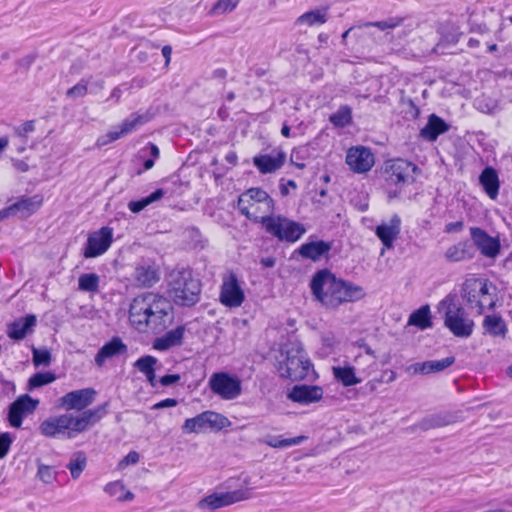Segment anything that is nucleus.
Returning <instances> with one entry per match:
<instances>
[{"label": "nucleus", "mask_w": 512, "mask_h": 512, "mask_svg": "<svg viewBox=\"0 0 512 512\" xmlns=\"http://www.w3.org/2000/svg\"><path fill=\"white\" fill-rule=\"evenodd\" d=\"M309 287L314 299L325 308L332 310L345 303L357 302L366 295L362 286L338 278L328 268L315 272Z\"/></svg>", "instance_id": "nucleus-1"}, {"label": "nucleus", "mask_w": 512, "mask_h": 512, "mask_svg": "<svg viewBox=\"0 0 512 512\" xmlns=\"http://www.w3.org/2000/svg\"><path fill=\"white\" fill-rule=\"evenodd\" d=\"M202 283L189 267H176L167 277V295L178 307H193L201 299Z\"/></svg>", "instance_id": "nucleus-2"}, {"label": "nucleus", "mask_w": 512, "mask_h": 512, "mask_svg": "<svg viewBox=\"0 0 512 512\" xmlns=\"http://www.w3.org/2000/svg\"><path fill=\"white\" fill-rule=\"evenodd\" d=\"M282 360L278 361L277 370L282 378L301 381L308 377L313 367L299 340H289L281 348Z\"/></svg>", "instance_id": "nucleus-3"}, {"label": "nucleus", "mask_w": 512, "mask_h": 512, "mask_svg": "<svg viewBox=\"0 0 512 512\" xmlns=\"http://www.w3.org/2000/svg\"><path fill=\"white\" fill-rule=\"evenodd\" d=\"M260 224L265 232L280 242L295 243L306 233L304 224L283 215H264Z\"/></svg>", "instance_id": "nucleus-4"}, {"label": "nucleus", "mask_w": 512, "mask_h": 512, "mask_svg": "<svg viewBox=\"0 0 512 512\" xmlns=\"http://www.w3.org/2000/svg\"><path fill=\"white\" fill-rule=\"evenodd\" d=\"M438 308L445 309L444 325L454 336L468 338L472 335L474 321L468 319L465 309L455 303V296L447 295L439 302Z\"/></svg>", "instance_id": "nucleus-5"}, {"label": "nucleus", "mask_w": 512, "mask_h": 512, "mask_svg": "<svg viewBox=\"0 0 512 512\" xmlns=\"http://www.w3.org/2000/svg\"><path fill=\"white\" fill-rule=\"evenodd\" d=\"M76 421L77 417L72 414L49 417L40 424L39 431L49 438L73 439L82 433Z\"/></svg>", "instance_id": "nucleus-6"}, {"label": "nucleus", "mask_w": 512, "mask_h": 512, "mask_svg": "<svg viewBox=\"0 0 512 512\" xmlns=\"http://www.w3.org/2000/svg\"><path fill=\"white\" fill-rule=\"evenodd\" d=\"M420 168L413 162L402 158L387 160L384 164L386 182L395 186L413 184Z\"/></svg>", "instance_id": "nucleus-7"}, {"label": "nucleus", "mask_w": 512, "mask_h": 512, "mask_svg": "<svg viewBox=\"0 0 512 512\" xmlns=\"http://www.w3.org/2000/svg\"><path fill=\"white\" fill-rule=\"evenodd\" d=\"M208 387L221 399L234 400L242 393V380L229 372H215L209 378Z\"/></svg>", "instance_id": "nucleus-8"}, {"label": "nucleus", "mask_w": 512, "mask_h": 512, "mask_svg": "<svg viewBox=\"0 0 512 512\" xmlns=\"http://www.w3.org/2000/svg\"><path fill=\"white\" fill-rule=\"evenodd\" d=\"M231 425V421L223 414L207 410L193 418H188L182 425V431L186 434L200 433L209 427L212 430L220 431Z\"/></svg>", "instance_id": "nucleus-9"}, {"label": "nucleus", "mask_w": 512, "mask_h": 512, "mask_svg": "<svg viewBox=\"0 0 512 512\" xmlns=\"http://www.w3.org/2000/svg\"><path fill=\"white\" fill-rule=\"evenodd\" d=\"M151 312L149 318H145L144 330L149 328L157 332L163 331L173 319V307L171 302L159 294L157 295L153 305V311Z\"/></svg>", "instance_id": "nucleus-10"}, {"label": "nucleus", "mask_w": 512, "mask_h": 512, "mask_svg": "<svg viewBox=\"0 0 512 512\" xmlns=\"http://www.w3.org/2000/svg\"><path fill=\"white\" fill-rule=\"evenodd\" d=\"M158 294L147 292L136 296L129 307V320L138 330L144 331L145 318H149Z\"/></svg>", "instance_id": "nucleus-11"}, {"label": "nucleus", "mask_w": 512, "mask_h": 512, "mask_svg": "<svg viewBox=\"0 0 512 512\" xmlns=\"http://www.w3.org/2000/svg\"><path fill=\"white\" fill-rule=\"evenodd\" d=\"M251 489L245 487L234 491L210 494L199 501L200 509L215 510L224 506H228L243 500L249 499Z\"/></svg>", "instance_id": "nucleus-12"}, {"label": "nucleus", "mask_w": 512, "mask_h": 512, "mask_svg": "<svg viewBox=\"0 0 512 512\" xmlns=\"http://www.w3.org/2000/svg\"><path fill=\"white\" fill-rule=\"evenodd\" d=\"M113 242V229L109 226L101 227L88 235L83 256L86 259L103 255Z\"/></svg>", "instance_id": "nucleus-13"}, {"label": "nucleus", "mask_w": 512, "mask_h": 512, "mask_svg": "<svg viewBox=\"0 0 512 512\" xmlns=\"http://www.w3.org/2000/svg\"><path fill=\"white\" fill-rule=\"evenodd\" d=\"M219 299L224 306L229 308L240 307L244 302L245 294L236 273L231 271L223 277Z\"/></svg>", "instance_id": "nucleus-14"}, {"label": "nucleus", "mask_w": 512, "mask_h": 512, "mask_svg": "<svg viewBox=\"0 0 512 512\" xmlns=\"http://www.w3.org/2000/svg\"><path fill=\"white\" fill-rule=\"evenodd\" d=\"M152 118V114L148 111L145 113H132L130 114L119 126V130H113L109 131L106 135L100 137L97 141L99 146L107 145L111 142H114L121 138L122 136H125L136 129H138L140 126L148 123Z\"/></svg>", "instance_id": "nucleus-15"}, {"label": "nucleus", "mask_w": 512, "mask_h": 512, "mask_svg": "<svg viewBox=\"0 0 512 512\" xmlns=\"http://www.w3.org/2000/svg\"><path fill=\"white\" fill-rule=\"evenodd\" d=\"M38 404L39 401L33 399L28 394L20 395L8 407L7 420L10 426L20 428L23 423V418L27 414L34 412Z\"/></svg>", "instance_id": "nucleus-16"}, {"label": "nucleus", "mask_w": 512, "mask_h": 512, "mask_svg": "<svg viewBox=\"0 0 512 512\" xmlns=\"http://www.w3.org/2000/svg\"><path fill=\"white\" fill-rule=\"evenodd\" d=\"M324 390L318 385L296 384L287 392V399L300 405H310L323 398Z\"/></svg>", "instance_id": "nucleus-17"}, {"label": "nucleus", "mask_w": 512, "mask_h": 512, "mask_svg": "<svg viewBox=\"0 0 512 512\" xmlns=\"http://www.w3.org/2000/svg\"><path fill=\"white\" fill-rule=\"evenodd\" d=\"M346 164L355 173H366L374 165V155L367 147H352L347 152Z\"/></svg>", "instance_id": "nucleus-18"}, {"label": "nucleus", "mask_w": 512, "mask_h": 512, "mask_svg": "<svg viewBox=\"0 0 512 512\" xmlns=\"http://www.w3.org/2000/svg\"><path fill=\"white\" fill-rule=\"evenodd\" d=\"M470 234L474 245L484 256L495 258L500 253L501 245L498 238L490 236L485 230L479 227H472Z\"/></svg>", "instance_id": "nucleus-19"}, {"label": "nucleus", "mask_w": 512, "mask_h": 512, "mask_svg": "<svg viewBox=\"0 0 512 512\" xmlns=\"http://www.w3.org/2000/svg\"><path fill=\"white\" fill-rule=\"evenodd\" d=\"M95 395L93 388L74 390L60 398V405L66 410H83L94 401Z\"/></svg>", "instance_id": "nucleus-20"}, {"label": "nucleus", "mask_w": 512, "mask_h": 512, "mask_svg": "<svg viewBox=\"0 0 512 512\" xmlns=\"http://www.w3.org/2000/svg\"><path fill=\"white\" fill-rule=\"evenodd\" d=\"M401 218L398 214H394L389 222H382L375 228V235L381 241L383 246L391 249L401 232Z\"/></svg>", "instance_id": "nucleus-21"}, {"label": "nucleus", "mask_w": 512, "mask_h": 512, "mask_svg": "<svg viewBox=\"0 0 512 512\" xmlns=\"http://www.w3.org/2000/svg\"><path fill=\"white\" fill-rule=\"evenodd\" d=\"M331 249V242L324 240L308 241L296 249L293 254H299L303 259L318 262L322 258H327Z\"/></svg>", "instance_id": "nucleus-22"}, {"label": "nucleus", "mask_w": 512, "mask_h": 512, "mask_svg": "<svg viewBox=\"0 0 512 512\" xmlns=\"http://www.w3.org/2000/svg\"><path fill=\"white\" fill-rule=\"evenodd\" d=\"M133 276L139 286L150 288L159 282L160 269L154 262H143L135 267Z\"/></svg>", "instance_id": "nucleus-23"}, {"label": "nucleus", "mask_w": 512, "mask_h": 512, "mask_svg": "<svg viewBox=\"0 0 512 512\" xmlns=\"http://www.w3.org/2000/svg\"><path fill=\"white\" fill-rule=\"evenodd\" d=\"M43 204V196L35 194L31 197H21L18 201L8 206L11 208L12 216L27 219L36 213Z\"/></svg>", "instance_id": "nucleus-24"}, {"label": "nucleus", "mask_w": 512, "mask_h": 512, "mask_svg": "<svg viewBox=\"0 0 512 512\" xmlns=\"http://www.w3.org/2000/svg\"><path fill=\"white\" fill-rule=\"evenodd\" d=\"M455 363V357L449 356L441 360H428L409 365L406 371L410 374L428 375L441 372Z\"/></svg>", "instance_id": "nucleus-25"}, {"label": "nucleus", "mask_w": 512, "mask_h": 512, "mask_svg": "<svg viewBox=\"0 0 512 512\" xmlns=\"http://www.w3.org/2000/svg\"><path fill=\"white\" fill-rule=\"evenodd\" d=\"M128 351L127 345L118 336H114L106 342L95 355V363L101 367L107 359L126 354Z\"/></svg>", "instance_id": "nucleus-26"}, {"label": "nucleus", "mask_w": 512, "mask_h": 512, "mask_svg": "<svg viewBox=\"0 0 512 512\" xmlns=\"http://www.w3.org/2000/svg\"><path fill=\"white\" fill-rule=\"evenodd\" d=\"M457 420V413L441 411L425 416L417 423V427L423 431H427L454 424Z\"/></svg>", "instance_id": "nucleus-27"}, {"label": "nucleus", "mask_w": 512, "mask_h": 512, "mask_svg": "<svg viewBox=\"0 0 512 512\" xmlns=\"http://www.w3.org/2000/svg\"><path fill=\"white\" fill-rule=\"evenodd\" d=\"M286 161V154L283 151L271 154H258L253 157V165L261 174H269L280 169Z\"/></svg>", "instance_id": "nucleus-28"}, {"label": "nucleus", "mask_w": 512, "mask_h": 512, "mask_svg": "<svg viewBox=\"0 0 512 512\" xmlns=\"http://www.w3.org/2000/svg\"><path fill=\"white\" fill-rule=\"evenodd\" d=\"M37 318L34 314H27L8 325L7 334L13 340H22L34 331Z\"/></svg>", "instance_id": "nucleus-29"}, {"label": "nucleus", "mask_w": 512, "mask_h": 512, "mask_svg": "<svg viewBox=\"0 0 512 512\" xmlns=\"http://www.w3.org/2000/svg\"><path fill=\"white\" fill-rule=\"evenodd\" d=\"M185 334V326L179 325L167 331L161 337L154 339L152 347L158 351H167L170 348L181 346Z\"/></svg>", "instance_id": "nucleus-30"}, {"label": "nucleus", "mask_w": 512, "mask_h": 512, "mask_svg": "<svg viewBox=\"0 0 512 512\" xmlns=\"http://www.w3.org/2000/svg\"><path fill=\"white\" fill-rule=\"evenodd\" d=\"M450 129V125L441 117L436 114H431L428 117L426 125L420 130V137L424 140L433 142L437 138L446 133Z\"/></svg>", "instance_id": "nucleus-31"}, {"label": "nucleus", "mask_w": 512, "mask_h": 512, "mask_svg": "<svg viewBox=\"0 0 512 512\" xmlns=\"http://www.w3.org/2000/svg\"><path fill=\"white\" fill-rule=\"evenodd\" d=\"M479 183L490 199L495 200L498 197L500 181L495 168L492 166L485 167L479 175Z\"/></svg>", "instance_id": "nucleus-32"}, {"label": "nucleus", "mask_w": 512, "mask_h": 512, "mask_svg": "<svg viewBox=\"0 0 512 512\" xmlns=\"http://www.w3.org/2000/svg\"><path fill=\"white\" fill-rule=\"evenodd\" d=\"M474 253L473 244L469 240H466L450 246L445 252V258L449 262H460L472 259Z\"/></svg>", "instance_id": "nucleus-33"}, {"label": "nucleus", "mask_w": 512, "mask_h": 512, "mask_svg": "<svg viewBox=\"0 0 512 512\" xmlns=\"http://www.w3.org/2000/svg\"><path fill=\"white\" fill-rule=\"evenodd\" d=\"M481 284L480 278H471L467 279L461 287V295L467 301L468 304L474 305L478 308V313L482 314L484 311V305L481 300H479L478 288Z\"/></svg>", "instance_id": "nucleus-34"}, {"label": "nucleus", "mask_w": 512, "mask_h": 512, "mask_svg": "<svg viewBox=\"0 0 512 512\" xmlns=\"http://www.w3.org/2000/svg\"><path fill=\"white\" fill-rule=\"evenodd\" d=\"M250 200L263 205V213L271 215L275 213L276 203L274 199L262 188L252 187L244 192Z\"/></svg>", "instance_id": "nucleus-35"}, {"label": "nucleus", "mask_w": 512, "mask_h": 512, "mask_svg": "<svg viewBox=\"0 0 512 512\" xmlns=\"http://www.w3.org/2000/svg\"><path fill=\"white\" fill-rule=\"evenodd\" d=\"M328 11V7L307 11L296 19L295 25L320 26L328 21Z\"/></svg>", "instance_id": "nucleus-36"}, {"label": "nucleus", "mask_w": 512, "mask_h": 512, "mask_svg": "<svg viewBox=\"0 0 512 512\" xmlns=\"http://www.w3.org/2000/svg\"><path fill=\"white\" fill-rule=\"evenodd\" d=\"M158 359L151 355H145L137 359L134 363V367L143 373L152 387H156L157 381L155 374V365Z\"/></svg>", "instance_id": "nucleus-37"}, {"label": "nucleus", "mask_w": 512, "mask_h": 512, "mask_svg": "<svg viewBox=\"0 0 512 512\" xmlns=\"http://www.w3.org/2000/svg\"><path fill=\"white\" fill-rule=\"evenodd\" d=\"M108 403L99 405L94 409H88L83 411L80 416L77 417V425L80 426L82 432L86 431L89 425L96 423L107 414Z\"/></svg>", "instance_id": "nucleus-38"}, {"label": "nucleus", "mask_w": 512, "mask_h": 512, "mask_svg": "<svg viewBox=\"0 0 512 512\" xmlns=\"http://www.w3.org/2000/svg\"><path fill=\"white\" fill-rule=\"evenodd\" d=\"M307 439V436L301 435L292 438H282V436L266 435L259 441L269 447L283 449L301 444Z\"/></svg>", "instance_id": "nucleus-39"}, {"label": "nucleus", "mask_w": 512, "mask_h": 512, "mask_svg": "<svg viewBox=\"0 0 512 512\" xmlns=\"http://www.w3.org/2000/svg\"><path fill=\"white\" fill-rule=\"evenodd\" d=\"M333 375L344 387L354 386L362 381L356 376L355 368L349 364L333 367Z\"/></svg>", "instance_id": "nucleus-40"}, {"label": "nucleus", "mask_w": 512, "mask_h": 512, "mask_svg": "<svg viewBox=\"0 0 512 512\" xmlns=\"http://www.w3.org/2000/svg\"><path fill=\"white\" fill-rule=\"evenodd\" d=\"M483 328L491 336L505 337L507 325L500 315H487L483 320Z\"/></svg>", "instance_id": "nucleus-41"}, {"label": "nucleus", "mask_w": 512, "mask_h": 512, "mask_svg": "<svg viewBox=\"0 0 512 512\" xmlns=\"http://www.w3.org/2000/svg\"><path fill=\"white\" fill-rule=\"evenodd\" d=\"M403 22V19L402 18H397V17H391V18H388L386 20H382V21H376V22H364L362 24H359V25H355V26H352L350 27L349 29H347L343 34H342V42L344 43L348 37V35L356 28H363V27H377L379 28L380 30L384 31V30H387V29H393V28H396L398 26H400Z\"/></svg>", "instance_id": "nucleus-42"}, {"label": "nucleus", "mask_w": 512, "mask_h": 512, "mask_svg": "<svg viewBox=\"0 0 512 512\" xmlns=\"http://www.w3.org/2000/svg\"><path fill=\"white\" fill-rule=\"evenodd\" d=\"M407 324L415 326L420 330L431 328L432 321L429 305L421 306L419 309L412 312L409 316Z\"/></svg>", "instance_id": "nucleus-43"}, {"label": "nucleus", "mask_w": 512, "mask_h": 512, "mask_svg": "<svg viewBox=\"0 0 512 512\" xmlns=\"http://www.w3.org/2000/svg\"><path fill=\"white\" fill-rule=\"evenodd\" d=\"M329 121L335 126L344 128L352 123V109L348 105H341L338 110L330 115Z\"/></svg>", "instance_id": "nucleus-44"}, {"label": "nucleus", "mask_w": 512, "mask_h": 512, "mask_svg": "<svg viewBox=\"0 0 512 512\" xmlns=\"http://www.w3.org/2000/svg\"><path fill=\"white\" fill-rule=\"evenodd\" d=\"M87 465V458L84 452L78 451L75 452L66 465L67 469H69L71 477L73 479H78Z\"/></svg>", "instance_id": "nucleus-45"}, {"label": "nucleus", "mask_w": 512, "mask_h": 512, "mask_svg": "<svg viewBox=\"0 0 512 512\" xmlns=\"http://www.w3.org/2000/svg\"><path fill=\"white\" fill-rule=\"evenodd\" d=\"M56 380L55 373L51 371L46 372H37L33 374L27 384V389L32 391L34 389L40 388L42 386L48 385Z\"/></svg>", "instance_id": "nucleus-46"}, {"label": "nucleus", "mask_w": 512, "mask_h": 512, "mask_svg": "<svg viewBox=\"0 0 512 512\" xmlns=\"http://www.w3.org/2000/svg\"><path fill=\"white\" fill-rule=\"evenodd\" d=\"M239 2V0H217L209 9L207 15L214 17L231 13L237 8Z\"/></svg>", "instance_id": "nucleus-47"}, {"label": "nucleus", "mask_w": 512, "mask_h": 512, "mask_svg": "<svg viewBox=\"0 0 512 512\" xmlns=\"http://www.w3.org/2000/svg\"><path fill=\"white\" fill-rule=\"evenodd\" d=\"M100 277L96 273H84L78 278V288L84 292H96L99 289Z\"/></svg>", "instance_id": "nucleus-48"}, {"label": "nucleus", "mask_w": 512, "mask_h": 512, "mask_svg": "<svg viewBox=\"0 0 512 512\" xmlns=\"http://www.w3.org/2000/svg\"><path fill=\"white\" fill-rule=\"evenodd\" d=\"M51 360L52 356L47 348L32 347V362L35 367L49 366Z\"/></svg>", "instance_id": "nucleus-49"}, {"label": "nucleus", "mask_w": 512, "mask_h": 512, "mask_svg": "<svg viewBox=\"0 0 512 512\" xmlns=\"http://www.w3.org/2000/svg\"><path fill=\"white\" fill-rule=\"evenodd\" d=\"M244 193L238 198L237 208L242 215H244L247 219L253 221L254 223H260V219L262 216L256 214V212L250 211V199H245Z\"/></svg>", "instance_id": "nucleus-50"}, {"label": "nucleus", "mask_w": 512, "mask_h": 512, "mask_svg": "<svg viewBox=\"0 0 512 512\" xmlns=\"http://www.w3.org/2000/svg\"><path fill=\"white\" fill-rule=\"evenodd\" d=\"M37 476L46 484L52 483L56 479V472L52 466L39 464Z\"/></svg>", "instance_id": "nucleus-51"}, {"label": "nucleus", "mask_w": 512, "mask_h": 512, "mask_svg": "<svg viewBox=\"0 0 512 512\" xmlns=\"http://www.w3.org/2000/svg\"><path fill=\"white\" fill-rule=\"evenodd\" d=\"M87 92V82L84 79H82L76 85L69 88L66 92V95L71 98H78L85 96Z\"/></svg>", "instance_id": "nucleus-52"}, {"label": "nucleus", "mask_w": 512, "mask_h": 512, "mask_svg": "<svg viewBox=\"0 0 512 512\" xmlns=\"http://www.w3.org/2000/svg\"><path fill=\"white\" fill-rule=\"evenodd\" d=\"M13 439L9 432L0 433V459H3L9 452Z\"/></svg>", "instance_id": "nucleus-53"}, {"label": "nucleus", "mask_w": 512, "mask_h": 512, "mask_svg": "<svg viewBox=\"0 0 512 512\" xmlns=\"http://www.w3.org/2000/svg\"><path fill=\"white\" fill-rule=\"evenodd\" d=\"M166 192L167 191H165L164 189L159 188L152 192L150 195L141 198L140 200L142 201L144 207L146 208L150 204L160 200L165 195Z\"/></svg>", "instance_id": "nucleus-54"}, {"label": "nucleus", "mask_w": 512, "mask_h": 512, "mask_svg": "<svg viewBox=\"0 0 512 512\" xmlns=\"http://www.w3.org/2000/svg\"><path fill=\"white\" fill-rule=\"evenodd\" d=\"M469 32L477 34H486L489 32V28L486 23H476L471 18L468 20Z\"/></svg>", "instance_id": "nucleus-55"}, {"label": "nucleus", "mask_w": 512, "mask_h": 512, "mask_svg": "<svg viewBox=\"0 0 512 512\" xmlns=\"http://www.w3.org/2000/svg\"><path fill=\"white\" fill-rule=\"evenodd\" d=\"M104 491L110 496H119L124 492V486L120 482H110L104 487Z\"/></svg>", "instance_id": "nucleus-56"}, {"label": "nucleus", "mask_w": 512, "mask_h": 512, "mask_svg": "<svg viewBox=\"0 0 512 512\" xmlns=\"http://www.w3.org/2000/svg\"><path fill=\"white\" fill-rule=\"evenodd\" d=\"M180 379L181 376L179 374H166L159 379V383L162 386L167 387L176 384Z\"/></svg>", "instance_id": "nucleus-57"}, {"label": "nucleus", "mask_w": 512, "mask_h": 512, "mask_svg": "<svg viewBox=\"0 0 512 512\" xmlns=\"http://www.w3.org/2000/svg\"><path fill=\"white\" fill-rule=\"evenodd\" d=\"M35 121L34 120H28L24 122L20 129L17 130V134L20 137H25L28 133L33 132L35 130Z\"/></svg>", "instance_id": "nucleus-58"}, {"label": "nucleus", "mask_w": 512, "mask_h": 512, "mask_svg": "<svg viewBox=\"0 0 512 512\" xmlns=\"http://www.w3.org/2000/svg\"><path fill=\"white\" fill-rule=\"evenodd\" d=\"M140 455L136 451H130L120 462V465H130L139 462Z\"/></svg>", "instance_id": "nucleus-59"}, {"label": "nucleus", "mask_w": 512, "mask_h": 512, "mask_svg": "<svg viewBox=\"0 0 512 512\" xmlns=\"http://www.w3.org/2000/svg\"><path fill=\"white\" fill-rule=\"evenodd\" d=\"M177 404H178V402L176 399L166 398V399L161 400V401L157 402L156 404H154L152 406V409L157 410V409H163V408H168V407H174Z\"/></svg>", "instance_id": "nucleus-60"}, {"label": "nucleus", "mask_w": 512, "mask_h": 512, "mask_svg": "<svg viewBox=\"0 0 512 512\" xmlns=\"http://www.w3.org/2000/svg\"><path fill=\"white\" fill-rule=\"evenodd\" d=\"M464 227L463 221L450 222L445 225L444 231L446 233H457L460 232Z\"/></svg>", "instance_id": "nucleus-61"}, {"label": "nucleus", "mask_w": 512, "mask_h": 512, "mask_svg": "<svg viewBox=\"0 0 512 512\" xmlns=\"http://www.w3.org/2000/svg\"><path fill=\"white\" fill-rule=\"evenodd\" d=\"M128 208L131 212L133 213H139L141 212L143 209H145L142 201L139 199V200H133V201H130L128 203Z\"/></svg>", "instance_id": "nucleus-62"}, {"label": "nucleus", "mask_w": 512, "mask_h": 512, "mask_svg": "<svg viewBox=\"0 0 512 512\" xmlns=\"http://www.w3.org/2000/svg\"><path fill=\"white\" fill-rule=\"evenodd\" d=\"M478 288V294H479V300H481V297L489 294V283L487 279H481V284L477 286Z\"/></svg>", "instance_id": "nucleus-63"}, {"label": "nucleus", "mask_w": 512, "mask_h": 512, "mask_svg": "<svg viewBox=\"0 0 512 512\" xmlns=\"http://www.w3.org/2000/svg\"><path fill=\"white\" fill-rule=\"evenodd\" d=\"M35 59H36L35 54L27 55L19 61V65L25 67L26 69H29L30 66L33 64V62L35 61Z\"/></svg>", "instance_id": "nucleus-64"}]
</instances>
